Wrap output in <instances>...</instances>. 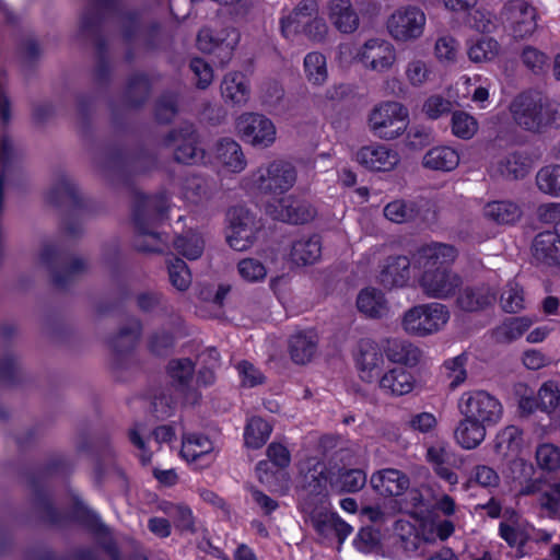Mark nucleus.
<instances>
[{
	"instance_id": "obj_20",
	"label": "nucleus",
	"mask_w": 560,
	"mask_h": 560,
	"mask_svg": "<svg viewBox=\"0 0 560 560\" xmlns=\"http://www.w3.org/2000/svg\"><path fill=\"white\" fill-rule=\"evenodd\" d=\"M355 159L365 168L376 172L390 171L399 162L398 153L383 144L362 147Z\"/></svg>"
},
{
	"instance_id": "obj_48",
	"label": "nucleus",
	"mask_w": 560,
	"mask_h": 560,
	"mask_svg": "<svg viewBox=\"0 0 560 560\" xmlns=\"http://www.w3.org/2000/svg\"><path fill=\"white\" fill-rule=\"evenodd\" d=\"M173 245L180 255L190 260L198 259L205 249V241L202 236L198 232L191 230L176 236Z\"/></svg>"
},
{
	"instance_id": "obj_53",
	"label": "nucleus",
	"mask_w": 560,
	"mask_h": 560,
	"mask_svg": "<svg viewBox=\"0 0 560 560\" xmlns=\"http://www.w3.org/2000/svg\"><path fill=\"white\" fill-rule=\"evenodd\" d=\"M304 70L311 83L315 85L325 83L328 77L325 56L317 51L307 54L304 58Z\"/></svg>"
},
{
	"instance_id": "obj_58",
	"label": "nucleus",
	"mask_w": 560,
	"mask_h": 560,
	"mask_svg": "<svg viewBox=\"0 0 560 560\" xmlns=\"http://www.w3.org/2000/svg\"><path fill=\"white\" fill-rule=\"evenodd\" d=\"M501 306L506 313H517L525 305L523 289L516 282H509L501 294Z\"/></svg>"
},
{
	"instance_id": "obj_51",
	"label": "nucleus",
	"mask_w": 560,
	"mask_h": 560,
	"mask_svg": "<svg viewBox=\"0 0 560 560\" xmlns=\"http://www.w3.org/2000/svg\"><path fill=\"white\" fill-rule=\"evenodd\" d=\"M272 431L271 425L259 417L252 418L245 428V444L252 448L261 447Z\"/></svg>"
},
{
	"instance_id": "obj_63",
	"label": "nucleus",
	"mask_w": 560,
	"mask_h": 560,
	"mask_svg": "<svg viewBox=\"0 0 560 560\" xmlns=\"http://www.w3.org/2000/svg\"><path fill=\"white\" fill-rule=\"evenodd\" d=\"M97 165L102 172L113 182L124 174L125 163L120 153L101 155Z\"/></svg>"
},
{
	"instance_id": "obj_33",
	"label": "nucleus",
	"mask_w": 560,
	"mask_h": 560,
	"mask_svg": "<svg viewBox=\"0 0 560 560\" xmlns=\"http://www.w3.org/2000/svg\"><path fill=\"white\" fill-rule=\"evenodd\" d=\"M487 425L475 419L465 417L454 430L456 442L465 450H475L486 438Z\"/></svg>"
},
{
	"instance_id": "obj_11",
	"label": "nucleus",
	"mask_w": 560,
	"mask_h": 560,
	"mask_svg": "<svg viewBox=\"0 0 560 560\" xmlns=\"http://www.w3.org/2000/svg\"><path fill=\"white\" fill-rule=\"evenodd\" d=\"M236 129L241 138L257 148H268L276 141L277 129L266 116L245 113L236 120Z\"/></svg>"
},
{
	"instance_id": "obj_39",
	"label": "nucleus",
	"mask_w": 560,
	"mask_h": 560,
	"mask_svg": "<svg viewBox=\"0 0 560 560\" xmlns=\"http://www.w3.org/2000/svg\"><path fill=\"white\" fill-rule=\"evenodd\" d=\"M384 351L389 361L405 365H416L421 358L418 347L401 339H388Z\"/></svg>"
},
{
	"instance_id": "obj_12",
	"label": "nucleus",
	"mask_w": 560,
	"mask_h": 560,
	"mask_svg": "<svg viewBox=\"0 0 560 560\" xmlns=\"http://www.w3.org/2000/svg\"><path fill=\"white\" fill-rule=\"evenodd\" d=\"M357 58L366 69L378 73L389 71L397 59L394 45L384 38L366 40L359 49Z\"/></svg>"
},
{
	"instance_id": "obj_35",
	"label": "nucleus",
	"mask_w": 560,
	"mask_h": 560,
	"mask_svg": "<svg viewBox=\"0 0 560 560\" xmlns=\"http://www.w3.org/2000/svg\"><path fill=\"white\" fill-rule=\"evenodd\" d=\"M279 218L292 224H305L313 220L315 209L305 200L288 197L281 201Z\"/></svg>"
},
{
	"instance_id": "obj_62",
	"label": "nucleus",
	"mask_w": 560,
	"mask_h": 560,
	"mask_svg": "<svg viewBox=\"0 0 560 560\" xmlns=\"http://www.w3.org/2000/svg\"><path fill=\"white\" fill-rule=\"evenodd\" d=\"M467 355L462 353L444 362V369L446 370L447 377L451 380L450 386L452 388H455L465 382L467 377Z\"/></svg>"
},
{
	"instance_id": "obj_13",
	"label": "nucleus",
	"mask_w": 560,
	"mask_h": 560,
	"mask_svg": "<svg viewBox=\"0 0 560 560\" xmlns=\"http://www.w3.org/2000/svg\"><path fill=\"white\" fill-rule=\"evenodd\" d=\"M302 510L310 516L315 530L324 537H336L339 542H342L352 530V527L337 513L326 511L323 505L318 509L306 500L302 503Z\"/></svg>"
},
{
	"instance_id": "obj_37",
	"label": "nucleus",
	"mask_w": 560,
	"mask_h": 560,
	"mask_svg": "<svg viewBox=\"0 0 560 560\" xmlns=\"http://www.w3.org/2000/svg\"><path fill=\"white\" fill-rule=\"evenodd\" d=\"M221 94L225 102L237 106L245 105L249 98L245 77L238 72L226 74L221 83Z\"/></svg>"
},
{
	"instance_id": "obj_32",
	"label": "nucleus",
	"mask_w": 560,
	"mask_h": 560,
	"mask_svg": "<svg viewBox=\"0 0 560 560\" xmlns=\"http://www.w3.org/2000/svg\"><path fill=\"white\" fill-rule=\"evenodd\" d=\"M318 339L313 331H300L289 339V353L296 364H306L317 351Z\"/></svg>"
},
{
	"instance_id": "obj_56",
	"label": "nucleus",
	"mask_w": 560,
	"mask_h": 560,
	"mask_svg": "<svg viewBox=\"0 0 560 560\" xmlns=\"http://www.w3.org/2000/svg\"><path fill=\"white\" fill-rule=\"evenodd\" d=\"M537 466L545 471L560 469V447L552 443H541L535 452Z\"/></svg>"
},
{
	"instance_id": "obj_22",
	"label": "nucleus",
	"mask_w": 560,
	"mask_h": 560,
	"mask_svg": "<svg viewBox=\"0 0 560 560\" xmlns=\"http://www.w3.org/2000/svg\"><path fill=\"white\" fill-rule=\"evenodd\" d=\"M495 298V291L487 284L468 285L458 292L456 305L464 312H480L491 306Z\"/></svg>"
},
{
	"instance_id": "obj_50",
	"label": "nucleus",
	"mask_w": 560,
	"mask_h": 560,
	"mask_svg": "<svg viewBox=\"0 0 560 560\" xmlns=\"http://www.w3.org/2000/svg\"><path fill=\"white\" fill-rule=\"evenodd\" d=\"M211 451L212 443L207 436L190 434L183 438L180 455L188 462H196Z\"/></svg>"
},
{
	"instance_id": "obj_45",
	"label": "nucleus",
	"mask_w": 560,
	"mask_h": 560,
	"mask_svg": "<svg viewBox=\"0 0 560 560\" xmlns=\"http://www.w3.org/2000/svg\"><path fill=\"white\" fill-rule=\"evenodd\" d=\"M537 407L550 415L557 425H560V390L555 382H546L538 390Z\"/></svg>"
},
{
	"instance_id": "obj_24",
	"label": "nucleus",
	"mask_w": 560,
	"mask_h": 560,
	"mask_svg": "<svg viewBox=\"0 0 560 560\" xmlns=\"http://www.w3.org/2000/svg\"><path fill=\"white\" fill-rule=\"evenodd\" d=\"M384 363L383 352L377 343L371 339H362L359 342V354L357 364L361 372V378L364 382H372L378 374V370Z\"/></svg>"
},
{
	"instance_id": "obj_38",
	"label": "nucleus",
	"mask_w": 560,
	"mask_h": 560,
	"mask_svg": "<svg viewBox=\"0 0 560 560\" xmlns=\"http://www.w3.org/2000/svg\"><path fill=\"white\" fill-rule=\"evenodd\" d=\"M422 164L430 170L451 172L458 166L459 155L451 147H435L424 154Z\"/></svg>"
},
{
	"instance_id": "obj_44",
	"label": "nucleus",
	"mask_w": 560,
	"mask_h": 560,
	"mask_svg": "<svg viewBox=\"0 0 560 560\" xmlns=\"http://www.w3.org/2000/svg\"><path fill=\"white\" fill-rule=\"evenodd\" d=\"M158 510L167 515L180 530L195 532V518L189 506L183 503L162 501Z\"/></svg>"
},
{
	"instance_id": "obj_54",
	"label": "nucleus",
	"mask_w": 560,
	"mask_h": 560,
	"mask_svg": "<svg viewBox=\"0 0 560 560\" xmlns=\"http://www.w3.org/2000/svg\"><path fill=\"white\" fill-rule=\"evenodd\" d=\"M168 280L177 291H186L191 284V273L187 264L177 257L167 261Z\"/></svg>"
},
{
	"instance_id": "obj_9",
	"label": "nucleus",
	"mask_w": 560,
	"mask_h": 560,
	"mask_svg": "<svg viewBox=\"0 0 560 560\" xmlns=\"http://www.w3.org/2000/svg\"><path fill=\"white\" fill-rule=\"evenodd\" d=\"M427 18L424 12L415 5H406L395 10L387 20L386 27L396 42H412L423 34Z\"/></svg>"
},
{
	"instance_id": "obj_3",
	"label": "nucleus",
	"mask_w": 560,
	"mask_h": 560,
	"mask_svg": "<svg viewBox=\"0 0 560 560\" xmlns=\"http://www.w3.org/2000/svg\"><path fill=\"white\" fill-rule=\"evenodd\" d=\"M39 258L59 288H65L89 270V262L84 258L70 257L52 243L43 244Z\"/></svg>"
},
{
	"instance_id": "obj_14",
	"label": "nucleus",
	"mask_w": 560,
	"mask_h": 560,
	"mask_svg": "<svg viewBox=\"0 0 560 560\" xmlns=\"http://www.w3.org/2000/svg\"><path fill=\"white\" fill-rule=\"evenodd\" d=\"M502 19L510 23L515 38H526L537 28V12L534 7L523 0H512L501 12Z\"/></svg>"
},
{
	"instance_id": "obj_27",
	"label": "nucleus",
	"mask_w": 560,
	"mask_h": 560,
	"mask_svg": "<svg viewBox=\"0 0 560 560\" xmlns=\"http://www.w3.org/2000/svg\"><path fill=\"white\" fill-rule=\"evenodd\" d=\"M322 238L317 234L302 236L291 245L290 260L296 266L316 264L322 257Z\"/></svg>"
},
{
	"instance_id": "obj_6",
	"label": "nucleus",
	"mask_w": 560,
	"mask_h": 560,
	"mask_svg": "<svg viewBox=\"0 0 560 560\" xmlns=\"http://www.w3.org/2000/svg\"><path fill=\"white\" fill-rule=\"evenodd\" d=\"M368 121L374 136L384 140H393L407 129L408 110L398 102H383L371 110Z\"/></svg>"
},
{
	"instance_id": "obj_29",
	"label": "nucleus",
	"mask_w": 560,
	"mask_h": 560,
	"mask_svg": "<svg viewBox=\"0 0 560 560\" xmlns=\"http://www.w3.org/2000/svg\"><path fill=\"white\" fill-rule=\"evenodd\" d=\"M318 14L315 0H302L294 10L281 20V32L287 38L301 33L302 27Z\"/></svg>"
},
{
	"instance_id": "obj_1",
	"label": "nucleus",
	"mask_w": 560,
	"mask_h": 560,
	"mask_svg": "<svg viewBox=\"0 0 560 560\" xmlns=\"http://www.w3.org/2000/svg\"><path fill=\"white\" fill-rule=\"evenodd\" d=\"M456 256L454 246L442 243L430 244L418 250L416 264L423 270L419 285L428 298L445 300L460 287L462 278L448 268Z\"/></svg>"
},
{
	"instance_id": "obj_8",
	"label": "nucleus",
	"mask_w": 560,
	"mask_h": 560,
	"mask_svg": "<svg viewBox=\"0 0 560 560\" xmlns=\"http://www.w3.org/2000/svg\"><path fill=\"white\" fill-rule=\"evenodd\" d=\"M514 122L524 130L539 132L546 128L545 96L536 91L520 93L509 106Z\"/></svg>"
},
{
	"instance_id": "obj_28",
	"label": "nucleus",
	"mask_w": 560,
	"mask_h": 560,
	"mask_svg": "<svg viewBox=\"0 0 560 560\" xmlns=\"http://www.w3.org/2000/svg\"><path fill=\"white\" fill-rule=\"evenodd\" d=\"M410 279V261L406 256L388 257L380 272V282L384 288H401Z\"/></svg>"
},
{
	"instance_id": "obj_36",
	"label": "nucleus",
	"mask_w": 560,
	"mask_h": 560,
	"mask_svg": "<svg viewBox=\"0 0 560 560\" xmlns=\"http://www.w3.org/2000/svg\"><path fill=\"white\" fill-rule=\"evenodd\" d=\"M194 373L195 364L190 359H173L167 364V374L173 386L185 396L190 393Z\"/></svg>"
},
{
	"instance_id": "obj_52",
	"label": "nucleus",
	"mask_w": 560,
	"mask_h": 560,
	"mask_svg": "<svg viewBox=\"0 0 560 560\" xmlns=\"http://www.w3.org/2000/svg\"><path fill=\"white\" fill-rule=\"evenodd\" d=\"M536 184L544 194L560 197V164L540 168L536 175Z\"/></svg>"
},
{
	"instance_id": "obj_5",
	"label": "nucleus",
	"mask_w": 560,
	"mask_h": 560,
	"mask_svg": "<svg viewBox=\"0 0 560 560\" xmlns=\"http://www.w3.org/2000/svg\"><path fill=\"white\" fill-rule=\"evenodd\" d=\"M250 182L262 195H282L294 186L296 170L290 162L273 160L254 171L250 174Z\"/></svg>"
},
{
	"instance_id": "obj_4",
	"label": "nucleus",
	"mask_w": 560,
	"mask_h": 560,
	"mask_svg": "<svg viewBox=\"0 0 560 560\" xmlns=\"http://www.w3.org/2000/svg\"><path fill=\"white\" fill-rule=\"evenodd\" d=\"M450 312L444 304L431 302L407 310L401 319L402 329L417 337H427L440 331L448 322Z\"/></svg>"
},
{
	"instance_id": "obj_17",
	"label": "nucleus",
	"mask_w": 560,
	"mask_h": 560,
	"mask_svg": "<svg viewBox=\"0 0 560 560\" xmlns=\"http://www.w3.org/2000/svg\"><path fill=\"white\" fill-rule=\"evenodd\" d=\"M164 143L174 147V158L179 163L195 164L203 159V150L197 147V135L191 126L171 131Z\"/></svg>"
},
{
	"instance_id": "obj_46",
	"label": "nucleus",
	"mask_w": 560,
	"mask_h": 560,
	"mask_svg": "<svg viewBox=\"0 0 560 560\" xmlns=\"http://www.w3.org/2000/svg\"><path fill=\"white\" fill-rule=\"evenodd\" d=\"M149 93V79L144 74H135L127 82L124 101L128 107L137 108L145 103Z\"/></svg>"
},
{
	"instance_id": "obj_40",
	"label": "nucleus",
	"mask_w": 560,
	"mask_h": 560,
	"mask_svg": "<svg viewBox=\"0 0 560 560\" xmlns=\"http://www.w3.org/2000/svg\"><path fill=\"white\" fill-rule=\"evenodd\" d=\"M47 200L56 206H77L80 202V195L73 180L62 175L50 188Z\"/></svg>"
},
{
	"instance_id": "obj_2",
	"label": "nucleus",
	"mask_w": 560,
	"mask_h": 560,
	"mask_svg": "<svg viewBox=\"0 0 560 560\" xmlns=\"http://www.w3.org/2000/svg\"><path fill=\"white\" fill-rule=\"evenodd\" d=\"M168 210V198L165 192L154 196H137L133 223V246L141 253H163L166 242L156 232V226Z\"/></svg>"
},
{
	"instance_id": "obj_30",
	"label": "nucleus",
	"mask_w": 560,
	"mask_h": 560,
	"mask_svg": "<svg viewBox=\"0 0 560 560\" xmlns=\"http://www.w3.org/2000/svg\"><path fill=\"white\" fill-rule=\"evenodd\" d=\"M240 38L238 32L231 27L220 32L202 28L197 36V46L203 52H212L215 48L232 50Z\"/></svg>"
},
{
	"instance_id": "obj_60",
	"label": "nucleus",
	"mask_w": 560,
	"mask_h": 560,
	"mask_svg": "<svg viewBox=\"0 0 560 560\" xmlns=\"http://www.w3.org/2000/svg\"><path fill=\"white\" fill-rule=\"evenodd\" d=\"M237 271L246 282H260L267 277L266 266L256 258H244L237 264Z\"/></svg>"
},
{
	"instance_id": "obj_23",
	"label": "nucleus",
	"mask_w": 560,
	"mask_h": 560,
	"mask_svg": "<svg viewBox=\"0 0 560 560\" xmlns=\"http://www.w3.org/2000/svg\"><path fill=\"white\" fill-rule=\"evenodd\" d=\"M328 19L342 34L354 33L360 25V18L350 0H330Z\"/></svg>"
},
{
	"instance_id": "obj_18",
	"label": "nucleus",
	"mask_w": 560,
	"mask_h": 560,
	"mask_svg": "<svg viewBox=\"0 0 560 560\" xmlns=\"http://www.w3.org/2000/svg\"><path fill=\"white\" fill-rule=\"evenodd\" d=\"M300 474L302 487L307 491V497L302 503L307 500L312 505H324L327 486L324 464L315 459H307L301 464Z\"/></svg>"
},
{
	"instance_id": "obj_7",
	"label": "nucleus",
	"mask_w": 560,
	"mask_h": 560,
	"mask_svg": "<svg viewBox=\"0 0 560 560\" xmlns=\"http://www.w3.org/2000/svg\"><path fill=\"white\" fill-rule=\"evenodd\" d=\"M226 242L234 250H246L257 241L261 229L256 215L245 207L236 206L226 211Z\"/></svg>"
},
{
	"instance_id": "obj_57",
	"label": "nucleus",
	"mask_w": 560,
	"mask_h": 560,
	"mask_svg": "<svg viewBox=\"0 0 560 560\" xmlns=\"http://www.w3.org/2000/svg\"><path fill=\"white\" fill-rule=\"evenodd\" d=\"M395 532L399 537L400 547L405 551H416L419 549L422 539L410 522L404 520L397 521L395 523Z\"/></svg>"
},
{
	"instance_id": "obj_59",
	"label": "nucleus",
	"mask_w": 560,
	"mask_h": 560,
	"mask_svg": "<svg viewBox=\"0 0 560 560\" xmlns=\"http://www.w3.org/2000/svg\"><path fill=\"white\" fill-rule=\"evenodd\" d=\"M366 483V475L362 469H347L340 471L335 486L343 492H357Z\"/></svg>"
},
{
	"instance_id": "obj_43",
	"label": "nucleus",
	"mask_w": 560,
	"mask_h": 560,
	"mask_svg": "<svg viewBox=\"0 0 560 560\" xmlns=\"http://www.w3.org/2000/svg\"><path fill=\"white\" fill-rule=\"evenodd\" d=\"M360 312L369 317L380 318L387 313V303L381 291L376 289L362 290L357 299Z\"/></svg>"
},
{
	"instance_id": "obj_25",
	"label": "nucleus",
	"mask_w": 560,
	"mask_h": 560,
	"mask_svg": "<svg viewBox=\"0 0 560 560\" xmlns=\"http://www.w3.org/2000/svg\"><path fill=\"white\" fill-rule=\"evenodd\" d=\"M533 257L548 266H560V234L545 231L537 234L532 244Z\"/></svg>"
},
{
	"instance_id": "obj_61",
	"label": "nucleus",
	"mask_w": 560,
	"mask_h": 560,
	"mask_svg": "<svg viewBox=\"0 0 560 560\" xmlns=\"http://www.w3.org/2000/svg\"><path fill=\"white\" fill-rule=\"evenodd\" d=\"M405 73L411 85L422 86L431 80L432 70L427 61L416 58L407 63Z\"/></svg>"
},
{
	"instance_id": "obj_42",
	"label": "nucleus",
	"mask_w": 560,
	"mask_h": 560,
	"mask_svg": "<svg viewBox=\"0 0 560 560\" xmlns=\"http://www.w3.org/2000/svg\"><path fill=\"white\" fill-rule=\"evenodd\" d=\"M183 197L192 205H200L211 199L212 185L203 177L190 175L183 183Z\"/></svg>"
},
{
	"instance_id": "obj_15",
	"label": "nucleus",
	"mask_w": 560,
	"mask_h": 560,
	"mask_svg": "<svg viewBox=\"0 0 560 560\" xmlns=\"http://www.w3.org/2000/svg\"><path fill=\"white\" fill-rule=\"evenodd\" d=\"M532 167V161L526 153L513 151L494 159L488 174L494 180H520L527 176Z\"/></svg>"
},
{
	"instance_id": "obj_64",
	"label": "nucleus",
	"mask_w": 560,
	"mask_h": 560,
	"mask_svg": "<svg viewBox=\"0 0 560 560\" xmlns=\"http://www.w3.org/2000/svg\"><path fill=\"white\" fill-rule=\"evenodd\" d=\"M537 218L540 222L553 226V233L560 234V202H549L537 208Z\"/></svg>"
},
{
	"instance_id": "obj_19",
	"label": "nucleus",
	"mask_w": 560,
	"mask_h": 560,
	"mask_svg": "<svg viewBox=\"0 0 560 560\" xmlns=\"http://www.w3.org/2000/svg\"><path fill=\"white\" fill-rule=\"evenodd\" d=\"M142 331V325L139 319H128L112 337L109 343L113 350V366L122 368L124 361L128 359L135 349Z\"/></svg>"
},
{
	"instance_id": "obj_41",
	"label": "nucleus",
	"mask_w": 560,
	"mask_h": 560,
	"mask_svg": "<svg viewBox=\"0 0 560 560\" xmlns=\"http://www.w3.org/2000/svg\"><path fill=\"white\" fill-rule=\"evenodd\" d=\"M483 215L499 224H513L521 219L522 210L512 201H492L485 206Z\"/></svg>"
},
{
	"instance_id": "obj_21",
	"label": "nucleus",
	"mask_w": 560,
	"mask_h": 560,
	"mask_svg": "<svg viewBox=\"0 0 560 560\" xmlns=\"http://www.w3.org/2000/svg\"><path fill=\"white\" fill-rule=\"evenodd\" d=\"M370 483L383 497H398L409 488L410 480L401 470L385 468L374 472L371 476Z\"/></svg>"
},
{
	"instance_id": "obj_34",
	"label": "nucleus",
	"mask_w": 560,
	"mask_h": 560,
	"mask_svg": "<svg viewBox=\"0 0 560 560\" xmlns=\"http://www.w3.org/2000/svg\"><path fill=\"white\" fill-rule=\"evenodd\" d=\"M215 156L225 167L235 173L242 172L247 164L241 145L231 138L218 141Z\"/></svg>"
},
{
	"instance_id": "obj_47",
	"label": "nucleus",
	"mask_w": 560,
	"mask_h": 560,
	"mask_svg": "<svg viewBox=\"0 0 560 560\" xmlns=\"http://www.w3.org/2000/svg\"><path fill=\"white\" fill-rule=\"evenodd\" d=\"M500 52V44L492 37H480L468 44V58L475 63L490 62Z\"/></svg>"
},
{
	"instance_id": "obj_26",
	"label": "nucleus",
	"mask_w": 560,
	"mask_h": 560,
	"mask_svg": "<svg viewBox=\"0 0 560 560\" xmlns=\"http://www.w3.org/2000/svg\"><path fill=\"white\" fill-rule=\"evenodd\" d=\"M413 374L402 366L388 370L380 378V388L388 395L399 397L411 393L416 386Z\"/></svg>"
},
{
	"instance_id": "obj_10",
	"label": "nucleus",
	"mask_w": 560,
	"mask_h": 560,
	"mask_svg": "<svg viewBox=\"0 0 560 560\" xmlns=\"http://www.w3.org/2000/svg\"><path fill=\"white\" fill-rule=\"evenodd\" d=\"M460 411L464 417L475 419L489 427L497 424L503 415L502 404L485 390L466 394L462 398Z\"/></svg>"
},
{
	"instance_id": "obj_16",
	"label": "nucleus",
	"mask_w": 560,
	"mask_h": 560,
	"mask_svg": "<svg viewBox=\"0 0 560 560\" xmlns=\"http://www.w3.org/2000/svg\"><path fill=\"white\" fill-rule=\"evenodd\" d=\"M435 205L428 199L417 201L395 200L384 208V215L392 222L405 223L415 220L429 222L435 219Z\"/></svg>"
},
{
	"instance_id": "obj_55",
	"label": "nucleus",
	"mask_w": 560,
	"mask_h": 560,
	"mask_svg": "<svg viewBox=\"0 0 560 560\" xmlns=\"http://www.w3.org/2000/svg\"><path fill=\"white\" fill-rule=\"evenodd\" d=\"M451 127L455 137L468 140L476 135L478 122L476 118L467 112L456 110L452 115Z\"/></svg>"
},
{
	"instance_id": "obj_49",
	"label": "nucleus",
	"mask_w": 560,
	"mask_h": 560,
	"mask_svg": "<svg viewBox=\"0 0 560 560\" xmlns=\"http://www.w3.org/2000/svg\"><path fill=\"white\" fill-rule=\"evenodd\" d=\"M532 325L526 317H513L495 328L493 336L497 342L510 343L518 339Z\"/></svg>"
},
{
	"instance_id": "obj_31",
	"label": "nucleus",
	"mask_w": 560,
	"mask_h": 560,
	"mask_svg": "<svg viewBox=\"0 0 560 560\" xmlns=\"http://www.w3.org/2000/svg\"><path fill=\"white\" fill-rule=\"evenodd\" d=\"M523 444V431L518 427L508 425L498 432L493 450L504 458L516 460Z\"/></svg>"
}]
</instances>
